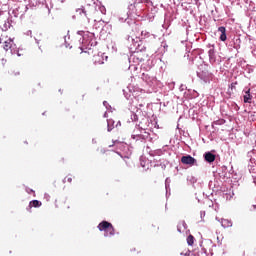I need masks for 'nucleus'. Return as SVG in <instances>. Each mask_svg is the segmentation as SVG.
I'll return each instance as SVG.
<instances>
[{"label": "nucleus", "mask_w": 256, "mask_h": 256, "mask_svg": "<svg viewBox=\"0 0 256 256\" xmlns=\"http://www.w3.org/2000/svg\"><path fill=\"white\" fill-rule=\"evenodd\" d=\"M208 55L211 63H215V49H210Z\"/></svg>", "instance_id": "9d476101"}, {"label": "nucleus", "mask_w": 256, "mask_h": 256, "mask_svg": "<svg viewBox=\"0 0 256 256\" xmlns=\"http://www.w3.org/2000/svg\"><path fill=\"white\" fill-rule=\"evenodd\" d=\"M99 231H104V237H113L115 235V227L108 221H102L98 224Z\"/></svg>", "instance_id": "f257e3e1"}, {"label": "nucleus", "mask_w": 256, "mask_h": 256, "mask_svg": "<svg viewBox=\"0 0 256 256\" xmlns=\"http://www.w3.org/2000/svg\"><path fill=\"white\" fill-rule=\"evenodd\" d=\"M3 43L4 51H11L13 49V39L7 35V33H3L0 36V45Z\"/></svg>", "instance_id": "f03ea898"}, {"label": "nucleus", "mask_w": 256, "mask_h": 256, "mask_svg": "<svg viewBox=\"0 0 256 256\" xmlns=\"http://www.w3.org/2000/svg\"><path fill=\"white\" fill-rule=\"evenodd\" d=\"M218 31L220 34V41H227V29L225 27L221 26L218 28Z\"/></svg>", "instance_id": "39448f33"}, {"label": "nucleus", "mask_w": 256, "mask_h": 256, "mask_svg": "<svg viewBox=\"0 0 256 256\" xmlns=\"http://www.w3.org/2000/svg\"><path fill=\"white\" fill-rule=\"evenodd\" d=\"M204 159L205 161H207V163H213V161H215L216 156L215 154L211 153V152H206L204 154Z\"/></svg>", "instance_id": "423d86ee"}, {"label": "nucleus", "mask_w": 256, "mask_h": 256, "mask_svg": "<svg viewBox=\"0 0 256 256\" xmlns=\"http://www.w3.org/2000/svg\"><path fill=\"white\" fill-rule=\"evenodd\" d=\"M12 75H13L14 77H18V75H21V72H19V70H14V71L12 72Z\"/></svg>", "instance_id": "4468645a"}, {"label": "nucleus", "mask_w": 256, "mask_h": 256, "mask_svg": "<svg viewBox=\"0 0 256 256\" xmlns=\"http://www.w3.org/2000/svg\"><path fill=\"white\" fill-rule=\"evenodd\" d=\"M193 243H195V237L190 234V235L187 237V244L190 245V246H193Z\"/></svg>", "instance_id": "9b49d317"}, {"label": "nucleus", "mask_w": 256, "mask_h": 256, "mask_svg": "<svg viewBox=\"0 0 256 256\" xmlns=\"http://www.w3.org/2000/svg\"><path fill=\"white\" fill-rule=\"evenodd\" d=\"M221 223H222V227H224L225 229L229 227H233V222L229 219H222Z\"/></svg>", "instance_id": "6e6552de"}, {"label": "nucleus", "mask_w": 256, "mask_h": 256, "mask_svg": "<svg viewBox=\"0 0 256 256\" xmlns=\"http://www.w3.org/2000/svg\"><path fill=\"white\" fill-rule=\"evenodd\" d=\"M41 205H43L42 203H41V201H39V200H32V201H30V203H29V208L30 209H33V207H41Z\"/></svg>", "instance_id": "1a4fd4ad"}, {"label": "nucleus", "mask_w": 256, "mask_h": 256, "mask_svg": "<svg viewBox=\"0 0 256 256\" xmlns=\"http://www.w3.org/2000/svg\"><path fill=\"white\" fill-rule=\"evenodd\" d=\"M95 9V6L86 5V7H82L76 10V13H79V15L83 14L85 18H87V23H89V17L93 15V11Z\"/></svg>", "instance_id": "7ed1b4c3"}, {"label": "nucleus", "mask_w": 256, "mask_h": 256, "mask_svg": "<svg viewBox=\"0 0 256 256\" xmlns=\"http://www.w3.org/2000/svg\"><path fill=\"white\" fill-rule=\"evenodd\" d=\"M64 183H73V177L66 176L65 179H64Z\"/></svg>", "instance_id": "f8f14e48"}, {"label": "nucleus", "mask_w": 256, "mask_h": 256, "mask_svg": "<svg viewBox=\"0 0 256 256\" xmlns=\"http://www.w3.org/2000/svg\"><path fill=\"white\" fill-rule=\"evenodd\" d=\"M244 103H251L253 96H251V89H248L243 96Z\"/></svg>", "instance_id": "0eeeda50"}, {"label": "nucleus", "mask_w": 256, "mask_h": 256, "mask_svg": "<svg viewBox=\"0 0 256 256\" xmlns=\"http://www.w3.org/2000/svg\"><path fill=\"white\" fill-rule=\"evenodd\" d=\"M81 55H82L83 59H87V57H89V52L84 51L81 53Z\"/></svg>", "instance_id": "ddd939ff"}, {"label": "nucleus", "mask_w": 256, "mask_h": 256, "mask_svg": "<svg viewBox=\"0 0 256 256\" xmlns=\"http://www.w3.org/2000/svg\"><path fill=\"white\" fill-rule=\"evenodd\" d=\"M181 164L188 165V167H193L194 165H197V159L191 155H185L181 157Z\"/></svg>", "instance_id": "20e7f679"}, {"label": "nucleus", "mask_w": 256, "mask_h": 256, "mask_svg": "<svg viewBox=\"0 0 256 256\" xmlns=\"http://www.w3.org/2000/svg\"><path fill=\"white\" fill-rule=\"evenodd\" d=\"M17 55H18V57H21V55H23V54H21V52H19V50H17Z\"/></svg>", "instance_id": "2eb2a0df"}, {"label": "nucleus", "mask_w": 256, "mask_h": 256, "mask_svg": "<svg viewBox=\"0 0 256 256\" xmlns=\"http://www.w3.org/2000/svg\"><path fill=\"white\" fill-rule=\"evenodd\" d=\"M232 85V87H235V86H233V84H231Z\"/></svg>", "instance_id": "f3484780"}, {"label": "nucleus", "mask_w": 256, "mask_h": 256, "mask_svg": "<svg viewBox=\"0 0 256 256\" xmlns=\"http://www.w3.org/2000/svg\"><path fill=\"white\" fill-rule=\"evenodd\" d=\"M78 35H83V31H79V32H78Z\"/></svg>", "instance_id": "dca6fc26"}]
</instances>
